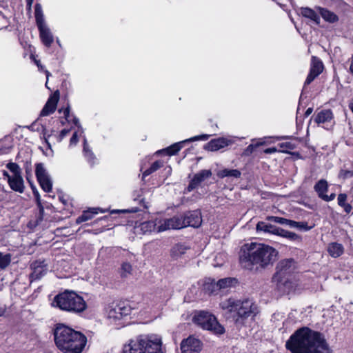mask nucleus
I'll list each match as a JSON object with an SVG mask.
<instances>
[{"instance_id": "f257e3e1", "label": "nucleus", "mask_w": 353, "mask_h": 353, "mask_svg": "<svg viewBox=\"0 0 353 353\" xmlns=\"http://www.w3.org/2000/svg\"><path fill=\"white\" fill-rule=\"evenodd\" d=\"M285 346L292 353H332L323 336L308 327L298 330Z\"/></svg>"}, {"instance_id": "f03ea898", "label": "nucleus", "mask_w": 353, "mask_h": 353, "mask_svg": "<svg viewBox=\"0 0 353 353\" xmlns=\"http://www.w3.org/2000/svg\"><path fill=\"white\" fill-rule=\"evenodd\" d=\"M54 337L56 346L63 353H82L88 342L83 333L61 323L57 325Z\"/></svg>"}, {"instance_id": "7ed1b4c3", "label": "nucleus", "mask_w": 353, "mask_h": 353, "mask_svg": "<svg viewBox=\"0 0 353 353\" xmlns=\"http://www.w3.org/2000/svg\"><path fill=\"white\" fill-rule=\"evenodd\" d=\"M225 315L237 327L244 325L245 320L251 315L258 312L257 305L252 300H239L234 298H229L220 303Z\"/></svg>"}, {"instance_id": "20e7f679", "label": "nucleus", "mask_w": 353, "mask_h": 353, "mask_svg": "<svg viewBox=\"0 0 353 353\" xmlns=\"http://www.w3.org/2000/svg\"><path fill=\"white\" fill-rule=\"evenodd\" d=\"M121 353H166L161 336L155 334H140L125 343Z\"/></svg>"}, {"instance_id": "39448f33", "label": "nucleus", "mask_w": 353, "mask_h": 353, "mask_svg": "<svg viewBox=\"0 0 353 353\" xmlns=\"http://www.w3.org/2000/svg\"><path fill=\"white\" fill-rule=\"evenodd\" d=\"M265 258V244L256 241L243 244L239 252V262L244 269L253 270L258 265L263 267Z\"/></svg>"}, {"instance_id": "423d86ee", "label": "nucleus", "mask_w": 353, "mask_h": 353, "mask_svg": "<svg viewBox=\"0 0 353 353\" xmlns=\"http://www.w3.org/2000/svg\"><path fill=\"white\" fill-rule=\"evenodd\" d=\"M129 225L130 230H133L135 234H146L151 232H161L168 230H179L188 226L199 228L202 222H131Z\"/></svg>"}, {"instance_id": "0eeeda50", "label": "nucleus", "mask_w": 353, "mask_h": 353, "mask_svg": "<svg viewBox=\"0 0 353 353\" xmlns=\"http://www.w3.org/2000/svg\"><path fill=\"white\" fill-rule=\"evenodd\" d=\"M52 305L65 312L79 314L87 308L83 299L74 291L65 290L54 298Z\"/></svg>"}, {"instance_id": "6e6552de", "label": "nucleus", "mask_w": 353, "mask_h": 353, "mask_svg": "<svg viewBox=\"0 0 353 353\" xmlns=\"http://www.w3.org/2000/svg\"><path fill=\"white\" fill-rule=\"evenodd\" d=\"M193 322L203 330L211 331L216 334H222L225 332L224 327L217 321L216 318L208 312H196Z\"/></svg>"}, {"instance_id": "1a4fd4ad", "label": "nucleus", "mask_w": 353, "mask_h": 353, "mask_svg": "<svg viewBox=\"0 0 353 353\" xmlns=\"http://www.w3.org/2000/svg\"><path fill=\"white\" fill-rule=\"evenodd\" d=\"M6 168L12 172V178H9V182L8 183L9 187L16 192L23 193L25 190V185L21 168L17 163L13 162L8 163Z\"/></svg>"}, {"instance_id": "9d476101", "label": "nucleus", "mask_w": 353, "mask_h": 353, "mask_svg": "<svg viewBox=\"0 0 353 353\" xmlns=\"http://www.w3.org/2000/svg\"><path fill=\"white\" fill-rule=\"evenodd\" d=\"M35 174L43 190L46 192H51L52 189V181L43 163H40L36 165Z\"/></svg>"}, {"instance_id": "9b49d317", "label": "nucleus", "mask_w": 353, "mask_h": 353, "mask_svg": "<svg viewBox=\"0 0 353 353\" xmlns=\"http://www.w3.org/2000/svg\"><path fill=\"white\" fill-rule=\"evenodd\" d=\"M210 135L209 134H201L198 136H194L193 137H191L190 139H185L182 141H179L178 143H175L170 145V147H168L165 149H163L161 150H159L157 153H164L168 155H174L176 154L183 146L185 143L187 142H193L196 141H206L209 139Z\"/></svg>"}, {"instance_id": "f8f14e48", "label": "nucleus", "mask_w": 353, "mask_h": 353, "mask_svg": "<svg viewBox=\"0 0 353 353\" xmlns=\"http://www.w3.org/2000/svg\"><path fill=\"white\" fill-rule=\"evenodd\" d=\"M132 309L125 303H120L110 309L108 313L109 319L114 321L120 320L130 314Z\"/></svg>"}, {"instance_id": "ddd939ff", "label": "nucleus", "mask_w": 353, "mask_h": 353, "mask_svg": "<svg viewBox=\"0 0 353 353\" xmlns=\"http://www.w3.org/2000/svg\"><path fill=\"white\" fill-rule=\"evenodd\" d=\"M238 283L237 279L234 277H227L219 279L218 281L213 280L210 283L211 289H208L211 294H217L221 290H228L234 287Z\"/></svg>"}, {"instance_id": "4468645a", "label": "nucleus", "mask_w": 353, "mask_h": 353, "mask_svg": "<svg viewBox=\"0 0 353 353\" xmlns=\"http://www.w3.org/2000/svg\"><path fill=\"white\" fill-rule=\"evenodd\" d=\"M323 70V64L321 59L315 56L312 57L310 72L304 83V86L310 84Z\"/></svg>"}, {"instance_id": "2eb2a0df", "label": "nucleus", "mask_w": 353, "mask_h": 353, "mask_svg": "<svg viewBox=\"0 0 353 353\" xmlns=\"http://www.w3.org/2000/svg\"><path fill=\"white\" fill-rule=\"evenodd\" d=\"M201 349V341L199 339L192 336L183 340L181 343V350L182 353L199 352Z\"/></svg>"}, {"instance_id": "dca6fc26", "label": "nucleus", "mask_w": 353, "mask_h": 353, "mask_svg": "<svg viewBox=\"0 0 353 353\" xmlns=\"http://www.w3.org/2000/svg\"><path fill=\"white\" fill-rule=\"evenodd\" d=\"M328 187L327 181L325 179L319 180L314 186V189L319 197L325 201H332L336 196L335 193L327 194Z\"/></svg>"}, {"instance_id": "f3484780", "label": "nucleus", "mask_w": 353, "mask_h": 353, "mask_svg": "<svg viewBox=\"0 0 353 353\" xmlns=\"http://www.w3.org/2000/svg\"><path fill=\"white\" fill-rule=\"evenodd\" d=\"M314 121L319 125H322L323 128L327 129L334 123L332 112L330 110H321L316 114Z\"/></svg>"}, {"instance_id": "a211bd4d", "label": "nucleus", "mask_w": 353, "mask_h": 353, "mask_svg": "<svg viewBox=\"0 0 353 353\" xmlns=\"http://www.w3.org/2000/svg\"><path fill=\"white\" fill-rule=\"evenodd\" d=\"M212 172L210 170H202L199 172L194 174L186 188L187 192H190L196 188L201 184V183L204 181L206 179L210 178Z\"/></svg>"}, {"instance_id": "6ab92c4d", "label": "nucleus", "mask_w": 353, "mask_h": 353, "mask_svg": "<svg viewBox=\"0 0 353 353\" xmlns=\"http://www.w3.org/2000/svg\"><path fill=\"white\" fill-rule=\"evenodd\" d=\"M59 99V92L58 90H57L48 99L46 105L40 113V116L45 117L52 114L56 110Z\"/></svg>"}, {"instance_id": "aec40b11", "label": "nucleus", "mask_w": 353, "mask_h": 353, "mask_svg": "<svg viewBox=\"0 0 353 353\" xmlns=\"http://www.w3.org/2000/svg\"><path fill=\"white\" fill-rule=\"evenodd\" d=\"M37 28L39 32V37L43 44L48 48L50 47L54 41V37L49 27L46 23H44L37 26Z\"/></svg>"}, {"instance_id": "412c9836", "label": "nucleus", "mask_w": 353, "mask_h": 353, "mask_svg": "<svg viewBox=\"0 0 353 353\" xmlns=\"http://www.w3.org/2000/svg\"><path fill=\"white\" fill-rule=\"evenodd\" d=\"M232 143V141L231 139L225 137H220L209 141L205 146V148L209 151L214 152L224 148Z\"/></svg>"}, {"instance_id": "4be33fe9", "label": "nucleus", "mask_w": 353, "mask_h": 353, "mask_svg": "<svg viewBox=\"0 0 353 353\" xmlns=\"http://www.w3.org/2000/svg\"><path fill=\"white\" fill-rule=\"evenodd\" d=\"M32 272L30 274L32 280H37L43 276L48 272V268L44 261H34L31 265Z\"/></svg>"}, {"instance_id": "5701e85b", "label": "nucleus", "mask_w": 353, "mask_h": 353, "mask_svg": "<svg viewBox=\"0 0 353 353\" xmlns=\"http://www.w3.org/2000/svg\"><path fill=\"white\" fill-rule=\"evenodd\" d=\"M190 249V247L186 243H179L174 245L170 249V256L173 260H178Z\"/></svg>"}, {"instance_id": "b1692460", "label": "nucleus", "mask_w": 353, "mask_h": 353, "mask_svg": "<svg viewBox=\"0 0 353 353\" xmlns=\"http://www.w3.org/2000/svg\"><path fill=\"white\" fill-rule=\"evenodd\" d=\"M295 267V262L293 259H285L281 261L276 266V274L281 276L286 273L291 272Z\"/></svg>"}, {"instance_id": "393cba45", "label": "nucleus", "mask_w": 353, "mask_h": 353, "mask_svg": "<svg viewBox=\"0 0 353 353\" xmlns=\"http://www.w3.org/2000/svg\"><path fill=\"white\" fill-rule=\"evenodd\" d=\"M28 128L32 131L40 132L43 138L45 139V142L48 145V148H50L51 145L49 142V139L54 132V130H52L51 134H49L46 128L43 125L38 123L37 121L32 123Z\"/></svg>"}, {"instance_id": "a878e982", "label": "nucleus", "mask_w": 353, "mask_h": 353, "mask_svg": "<svg viewBox=\"0 0 353 353\" xmlns=\"http://www.w3.org/2000/svg\"><path fill=\"white\" fill-rule=\"evenodd\" d=\"M299 143L297 139H292L290 141L278 143L279 148V152L284 153H290V150L295 149Z\"/></svg>"}, {"instance_id": "bb28decb", "label": "nucleus", "mask_w": 353, "mask_h": 353, "mask_svg": "<svg viewBox=\"0 0 353 353\" xmlns=\"http://www.w3.org/2000/svg\"><path fill=\"white\" fill-rule=\"evenodd\" d=\"M327 250L332 257L337 258L343 253L344 248L341 243H331L327 245Z\"/></svg>"}, {"instance_id": "cd10ccee", "label": "nucleus", "mask_w": 353, "mask_h": 353, "mask_svg": "<svg viewBox=\"0 0 353 353\" xmlns=\"http://www.w3.org/2000/svg\"><path fill=\"white\" fill-rule=\"evenodd\" d=\"M281 223H284L285 222ZM285 223H287V222ZM288 223L291 228H296L302 232L307 231L315 226L314 222H288Z\"/></svg>"}, {"instance_id": "c85d7f7f", "label": "nucleus", "mask_w": 353, "mask_h": 353, "mask_svg": "<svg viewBox=\"0 0 353 353\" xmlns=\"http://www.w3.org/2000/svg\"><path fill=\"white\" fill-rule=\"evenodd\" d=\"M99 212H104L105 210L99 208H90L88 210L84 211L83 214L78 217V219L76 221H88L90 219H93V216L94 214H97Z\"/></svg>"}, {"instance_id": "c756f323", "label": "nucleus", "mask_w": 353, "mask_h": 353, "mask_svg": "<svg viewBox=\"0 0 353 353\" xmlns=\"http://www.w3.org/2000/svg\"><path fill=\"white\" fill-rule=\"evenodd\" d=\"M301 14L303 17L310 19L316 24L320 22V17L314 10L309 8H302L301 9Z\"/></svg>"}, {"instance_id": "7c9ffc66", "label": "nucleus", "mask_w": 353, "mask_h": 353, "mask_svg": "<svg viewBox=\"0 0 353 353\" xmlns=\"http://www.w3.org/2000/svg\"><path fill=\"white\" fill-rule=\"evenodd\" d=\"M241 175V172L236 169H223L217 173V176L220 178L225 177H233V178H239Z\"/></svg>"}, {"instance_id": "2f4dec72", "label": "nucleus", "mask_w": 353, "mask_h": 353, "mask_svg": "<svg viewBox=\"0 0 353 353\" xmlns=\"http://www.w3.org/2000/svg\"><path fill=\"white\" fill-rule=\"evenodd\" d=\"M319 12L324 20L330 23H334L339 20L336 14L325 8H319Z\"/></svg>"}, {"instance_id": "473e14b6", "label": "nucleus", "mask_w": 353, "mask_h": 353, "mask_svg": "<svg viewBox=\"0 0 353 353\" xmlns=\"http://www.w3.org/2000/svg\"><path fill=\"white\" fill-rule=\"evenodd\" d=\"M83 152L85 158L87 159L89 163L93 164L95 160V156L91 149L90 148L86 138L83 137Z\"/></svg>"}, {"instance_id": "72a5a7b5", "label": "nucleus", "mask_w": 353, "mask_h": 353, "mask_svg": "<svg viewBox=\"0 0 353 353\" xmlns=\"http://www.w3.org/2000/svg\"><path fill=\"white\" fill-rule=\"evenodd\" d=\"M202 221L201 212L200 210L188 211L184 214L183 221Z\"/></svg>"}, {"instance_id": "f704fd0d", "label": "nucleus", "mask_w": 353, "mask_h": 353, "mask_svg": "<svg viewBox=\"0 0 353 353\" xmlns=\"http://www.w3.org/2000/svg\"><path fill=\"white\" fill-rule=\"evenodd\" d=\"M271 232L291 240H296L299 239V236L295 233L281 228L274 229Z\"/></svg>"}, {"instance_id": "c9c22d12", "label": "nucleus", "mask_w": 353, "mask_h": 353, "mask_svg": "<svg viewBox=\"0 0 353 353\" xmlns=\"http://www.w3.org/2000/svg\"><path fill=\"white\" fill-rule=\"evenodd\" d=\"M34 16L37 26L46 23L41 4L37 3L34 9Z\"/></svg>"}, {"instance_id": "e433bc0d", "label": "nucleus", "mask_w": 353, "mask_h": 353, "mask_svg": "<svg viewBox=\"0 0 353 353\" xmlns=\"http://www.w3.org/2000/svg\"><path fill=\"white\" fill-rule=\"evenodd\" d=\"M265 141L263 139H260L258 141L253 140L252 143L249 145L243 152V154L246 156L250 155L258 147L263 145Z\"/></svg>"}, {"instance_id": "4c0bfd02", "label": "nucleus", "mask_w": 353, "mask_h": 353, "mask_svg": "<svg viewBox=\"0 0 353 353\" xmlns=\"http://www.w3.org/2000/svg\"><path fill=\"white\" fill-rule=\"evenodd\" d=\"M278 252L273 248L266 245V264L268 263H273L277 259Z\"/></svg>"}, {"instance_id": "58836bf2", "label": "nucleus", "mask_w": 353, "mask_h": 353, "mask_svg": "<svg viewBox=\"0 0 353 353\" xmlns=\"http://www.w3.org/2000/svg\"><path fill=\"white\" fill-rule=\"evenodd\" d=\"M337 200L338 204L344 209L345 212H350L352 206L346 202L347 195L345 194H339Z\"/></svg>"}, {"instance_id": "ea45409f", "label": "nucleus", "mask_w": 353, "mask_h": 353, "mask_svg": "<svg viewBox=\"0 0 353 353\" xmlns=\"http://www.w3.org/2000/svg\"><path fill=\"white\" fill-rule=\"evenodd\" d=\"M162 166V163L160 161H157L154 162L151 166L146 169L143 172V180L148 175L151 174L152 173L157 171L158 169H159Z\"/></svg>"}, {"instance_id": "a19ab883", "label": "nucleus", "mask_w": 353, "mask_h": 353, "mask_svg": "<svg viewBox=\"0 0 353 353\" xmlns=\"http://www.w3.org/2000/svg\"><path fill=\"white\" fill-rule=\"evenodd\" d=\"M11 262V255L10 254H3L0 252V268L5 269Z\"/></svg>"}, {"instance_id": "79ce46f5", "label": "nucleus", "mask_w": 353, "mask_h": 353, "mask_svg": "<svg viewBox=\"0 0 353 353\" xmlns=\"http://www.w3.org/2000/svg\"><path fill=\"white\" fill-rule=\"evenodd\" d=\"M132 271V267L130 263L128 262H123L121 267V275L122 277H127L131 274Z\"/></svg>"}, {"instance_id": "37998d69", "label": "nucleus", "mask_w": 353, "mask_h": 353, "mask_svg": "<svg viewBox=\"0 0 353 353\" xmlns=\"http://www.w3.org/2000/svg\"><path fill=\"white\" fill-rule=\"evenodd\" d=\"M339 176L343 179L351 178L353 176V171L342 170L340 171Z\"/></svg>"}, {"instance_id": "c03bdc74", "label": "nucleus", "mask_w": 353, "mask_h": 353, "mask_svg": "<svg viewBox=\"0 0 353 353\" xmlns=\"http://www.w3.org/2000/svg\"><path fill=\"white\" fill-rule=\"evenodd\" d=\"M70 130L68 129H63L62 130L59 134L56 137V139L57 142H61L65 136L68 135V134L70 132Z\"/></svg>"}, {"instance_id": "a18cd8bd", "label": "nucleus", "mask_w": 353, "mask_h": 353, "mask_svg": "<svg viewBox=\"0 0 353 353\" xmlns=\"http://www.w3.org/2000/svg\"><path fill=\"white\" fill-rule=\"evenodd\" d=\"M78 132H74L72 137L70 138V147L76 145L77 143H78V141H79Z\"/></svg>"}, {"instance_id": "49530a36", "label": "nucleus", "mask_w": 353, "mask_h": 353, "mask_svg": "<svg viewBox=\"0 0 353 353\" xmlns=\"http://www.w3.org/2000/svg\"><path fill=\"white\" fill-rule=\"evenodd\" d=\"M70 107L68 106L66 108H65L64 110H62V109H59V113H61L63 112V116L65 117V119L67 120V121H69V118H70Z\"/></svg>"}, {"instance_id": "de8ad7c7", "label": "nucleus", "mask_w": 353, "mask_h": 353, "mask_svg": "<svg viewBox=\"0 0 353 353\" xmlns=\"http://www.w3.org/2000/svg\"><path fill=\"white\" fill-rule=\"evenodd\" d=\"M32 190H33V194L36 199L37 203L40 207L41 206V198H40L39 192L37 191V190L35 188H33Z\"/></svg>"}, {"instance_id": "09e8293b", "label": "nucleus", "mask_w": 353, "mask_h": 353, "mask_svg": "<svg viewBox=\"0 0 353 353\" xmlns=\"http://www.w3.org/2000/svg\"><path fill=\"white\" fill-rule=\"evenodd\" d=\"M72 121H73L74 124L76 125L78 127L79 132H80V134H83V128L81 127V125L79 123V119L77 118L76 117H74Z\"/></svg>"}, {"instance_id": "8fccbe9b", "label": "nucleus", "mask_w": 353, "mask_h": 353, "mask_svg": "<svg viewBox=\"0 0 353 353\" xmlns=\"http://www.w3.org/2000/svg\"><path fill=\"white\" fill-rule=\"evenodd\" d=\"M276 151L279 152V148L277 147H270V148H266V154H272Z\"/></svg>"}, {"instance_id": "3c124183", "label": "nucleus", "mask_w": 353, "mask_h": 353, "mask_svg": "<svg viewBox=\"0 0 353 353\" xmlns=\"http://www.w3.org/2000/svg\"><path fill=\"white\" fill-rule=\"evenodd\" d=\"M7 311V307L6 305L0 304V317L3 316Z\"/></svg>"}, {"instance_id": "603ef678", "label": "nucleus", "mask_w": 353, "mask_h": 353, "mask_svg": "<svg viewBox=\"0 0 353 353\" xmlns=\"http://www.w3.org/2000/svg\"><path fill=\"white\" fill-rule=\"evenodd\" d=\"M268 221H289L288 219H284V218H279L275 216H269L268 218Z\"/></svg>"}, {"instance_id": "864d4df0", "label": "nucleus", "mask_w": 353, "mask_h": 353, "mask_svg": "<svg viewBox=\"0 0 353 353\" xmlns=\"http://www.w3.org/2000/svg\"><path fill=\"white\" fill-rule=\"evenodd\" d=\"M137 210H112L111 212L112 214L113 213H119V212H122V213H125V212H136Z\"/></svg>"}, {"instance_id": "5fc2aeb1", "label": "nucleus", "mask_w": 353, "mask_h": 353, "mask_svg": "<svg viewBox=\"0 0 353 353\" xmlns=\"http://www.w3.org/2000/svg\"><path fill=\"white\" fill-rule=\"evenodd\" d=\"M3 176L7 179L8 183L9 182V178H12V174H10L7 171H3Z\"/></svg>"}, {"instance_id": "6e6d98bb", "label": "nucleus", "mask_w": 353, "mask_h": 353, "mask_svg": "<svg viewBox=\"0 0 353 353\" xmlns=\"http://www.w3.org/2000/svg\"><path fill=\"white\" fill-rule=\"evenodd\" d=\"M33 1L34 0H26V6H27V9L28 10H31V8H32V5L33 3Z\"/></svg>"}, {"instance_id": "4d7b16f0", "label": "nucleus", "mask_w": 353, "mask_h": 353, "mask_svg": "<svg viewBox=\"0 0 353 353\" xmlns=\"http://www.w3.org/2000/svg\"><path fill=\"white\" fill-rule=\"evenodd\" d=\"M35 63H36L39 70H43V66L40 63L39 61H35Z\"/></svg>"}, {"instance_id": "13d9d810", "label": "nucleus", "mask_w": 353, "mask_h": 353, "mask_svg": "<svg viewBox=\"0 0 353 353\" xmlns=\"http://www.w3.org/2000/svg\"><path fill=\"white\" fill-rule=\"evenodd\" d=\"M45 73L46 74V78H47V81L46 83V87L49 89V88L48 87V80L49 77L50 76V73L48 70H45Z\"/></svg>"}, {"instance_id": "bf43d9fd", "label": "nucleus", "mask_w": 353, "mask_h": 353, "mask_svg": "<svg viewBox=\"0 0 353 353\" xmlns=\"http://www.w3.org/2000/svg\"><path fill=\"white\" fill-rule=\"evenodd\" d=\"M350 70L353 74V55L351 57L350 60Z\"/></svg>"}, {"instance_id": "052dcab7", "label": "nucleus", "mask_w": 353, "mask_h": 353, "mask_svg": "<svg viewBox=\"0 0 353 353\" xmlns=\"http://www.w3.org/2000/svg\"><path fill=\"white\" fill-rule=\"evenodd\" d=\"M349 108L351 110V111L353 112V99H352L348 104Z\"/></svg>"}, {"instance_id": "680f3d73", "label": "nucleus", "mask_w": 353, "mask_h": 353, "mask_svg": "<svg viewBox=\"0 0 353 353\" xmlns=\"http://www.w3.org/2000/svg\"><path fill=\"white\" fill-rule=\"evenodd\" d=\"M263 223H265V222H259L257 225H256V230H263L262 228H261V225H263Z\"/></svg>"}, {"instance_id": "e2e57ef3", "label": "nucleus", "mask_w": 353, "mask_h": 353, "mask_svg": "<svg viewBox=\"0 0 353 353\" xmlns=\"http://www.w3.org/2000/svg\"><path fill=\"white\" fill-rule=\"evenodd\" d=\"M37 222H29L28 227L30 228H32L33 227H35L37 225Z\"/></svg>"}, {"instance_id": "0e129e2a", "label": "nucleus", "mask_w": 353, "mask_h": 353, "mask_svg": "<svg viewBox=\"0 0 353 353\" xmlns=\"http://www.w3.org/2000/svg\"><path fill=\"white\" fill-rule=\"evenodd\" d=\"M312 108H309L306 110V112H305V114H306L307 116H308L309 114H310L312 113Z\"/></svg>"}, {"instance_id": "69168bd1", "label": "nucleus", "mask_w": 353, "mask_h": 353, "mask_svg": "<svg viewBox=\"0 0 353 353\" xmlns=\"http://www.w3.org/2000/svg\"><path fill=\"white\" fill-rule=\"evenodd\" d=\"M265 228H266V232H270V230L268 229V226L267 225L265 226Z\"/></svg>"}, {"instance_id": "338daca9", "label": "nucleus", "mask_w": 353, "mask_h": 353, "mask_svg": "<svg viewBox=\"0 0 353 353\" xmlns=\"http://www.w3.org/2000/svg\"><path fill=\"white\" fill-rule=\"evenodd\" d=\"M293 155H297V156H299V152H293L292 153Z\"/></svg>"}, {"instance_id": "774afa93", "label": "nucleus", "mask_w": 353, "mask_h": 353, "mask_svg": "<svg viewBox=\"0 0 353 353\" xmlns=\"http://www.w3.org/2000/svg\"><path fill=\"white\" fill-rule=\"evenodd\" d=\"M59 199L62 201V203H65V201H63L62 197H59Z\"/></svg>"}]
</instances>
